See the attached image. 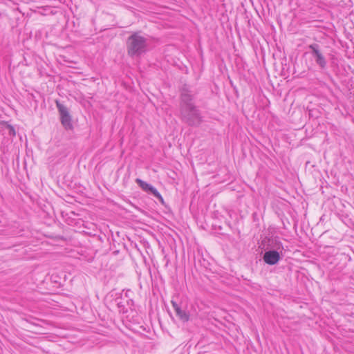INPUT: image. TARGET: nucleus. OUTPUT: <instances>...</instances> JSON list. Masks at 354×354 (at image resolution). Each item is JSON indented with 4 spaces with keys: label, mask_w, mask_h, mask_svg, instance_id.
I'll return each instance as SVG.
<instances>
[{
    "label": "nucleus",
    "mask_w": 354,
    "mask_h": 354,
    "mask_svg": "<svg viewBox=\"0 0 354 354\" xmlns=\"http://www.w3.org/2000/svg\"><path fill=\"white\" fill-rule=\"evenodd\" d=\"M194 96L187 85H184L180 95V118L190 127H198L203 121L200 109L195 105Z\"/></svg>",
    "instance_id": "obj_1"
},
{
    "label": "nucleus",
    "mask_w": 354,
    "mask_h": 354,
    "mask_svg": "<svg viewBox=\"0 0 354 354\" xmlns=\"http://www.w3.org/2000/svg\"><path fill=\"white\" fill-rule=\"evenodd\" d=\"M171 304H172V306H173L175 312L177 310V309L180 308V306L176 301H171Z\"/></svg>",
    "instance_id": "obj_9"
},
{
    "label": "nucleus",
    "mask_w": 354,
    "mask_h": 354,
    "mask_svg": "<svg viewBox=\"0 0 354 354\" xmlns=\"http://www.w3.org/2000/svg\"><path fill=\"white\" fill-rule=\"evenodd\" d=\"M280 259L279 253L276 250H269L264 253L263 260L268 265H275Z\"/></svg>",
    "instance_id": "obj_6"
},
{
    "label": "nucleus",
    "mask_w": 354,
    "mask_h": 354,
    "mask_svg": "<svg viewBox=\"0 0 354 354\" xmlns=\"http://www.w3.org/2000/svg\"><path fill=\"white\" fill-rule=\"evenodd\" d=\"M308 48L311 50V53L314 57L316 63L322 68H324L326 66V62L319 50V46L317 44H312Z\"/></svg>",
    "instance_id": "obj_5"
},
{
    "label": "nucleus",
    "mask_w": 354,
    "mask_h": 354,
    "mask_svg": "<svg viewBox=\"0 0 354 354\" xmlns=\"http://www.w3.org/2000/svg\"><path fill=\"white\" fill-rule=\"evenodd\" d=\"M147 40L139 32H133L127 40V53L130 57L140 56L145 53Z\"/></svg>",
    "instance_id": "obj_2"
},
{
    "label": "nucleus",
    "mask_w": 354,
    "mask_h": 354,
    "mask_svg": "<svg viewBox=\"0 0 354 354\" xmlns=\"http://www.w3.org/2000/svg\"><path fill=\"white\" fill-rule=\"evenodd\" d=\"M176 315L183 322H186L189 319V313L186 310H183L181 308L180 309H177L176 311Z\"/></svg>",
    "instance_id": "obj_7"
},
{
    "label": "nucleus",
    "mask_w": 354,
    "mask_h": 354,
    "mask_svg": "<svg viewBox=\"0 0 354 354\" xmlns=\"http://www.w3.org/2000/svg\"><path fill=\"white\" fill-rule=\"evenodd\" d=\"M56 106L60 115L61 123L66 130H72L73 125L71 116L66 106L62 104L59 100L55 101Z\"/></svg>",
    "instance_id": "obj_3"
},
{
    "label": "nucleus",
    "mask_w": 354,
    "mask_h": 354,
    "mask_svg": "<svg viewBox=\"0 0 354 354\" xmlns=\"http://www.w3.org/2000/svg\"><path fill=\"white\" fill-rule=\"evenodd\" d=\"M136 183L139 185V187L145 192L148 194H152L155 196L159 201L162 203H164V200L161 194L158 192V190L153 187L151 185L147 183V182L140 179L136 178Z\"/></svg>",
    "instance_id": "obj_4"
},
{
    "label": "nucleus",
    "mask_w": 354,
    "mask_h": 354,
    "mask_svg": "<svg viewBox=\"0 0 354 354\" xmlns=\"http://www.w3.org/2000/svg\"><path fill=\"white\" fill-rule=\"evenodd\" d=\"M6 129H8V133L10 136H15L16 134L15 128L11 125H8L6 127Z\"/></svg>",
    "instance_id": "obj_8"
},
{
    "label": "nucleus",
    "mask_w": 354,
    "mask_h": 354,
    "mask_svg": "<svg viewBox=\"0 0 354 354\" xmlns=\"http://www.w3.org/2000/svg\"><path fill=\"white\" fill-rule=\"evenodd\" d=\"M117 305H118V306L119 308H120V307H122H122L124 306L121 304V302H118V303H117Z\"/></svg>",
    "instance_id": "obj_10"
}]
</instances>
